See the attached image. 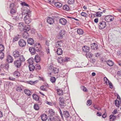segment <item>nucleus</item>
Masks as SVG:
<instances>
[{"mask_svg":"<svg viewBox=\"0 0 121 121\" xmlns=\"http://www.w3.org/2000/svg\"><path fill=\"white\" fill-rule=\"evenodd\" d=\"M19 46L22 47H23L25 46L26 44V41L23 39H21L18 42Z\"/></svg>","mask_w":121,"mask_h":121,"instance_id":"5","label":"nucleus"},{"mask_svg":"<svg viewBox=\"0 0 121 121\" xmlns=\"http://www.w3.org/2000/svg\"><path fill=\"white\" fill-rule=\"evenodd\" d=\"M10 12L12 14L14 15L16 13V11L14 9V8H12L11 9Z\"/></svg>","mask_w":121,"mask_h":121,"instance_id":"42","label":"nucleus"},{"mask_svg":"<svg viewBox=\"0 0 121 121\" xmlns=\"http://www.w3.org/2000/svg\"><path fill=\"white\" fill-rule=\"evenodd\" d=\"M32 97L34 99L37 101H38L39 104L41 105L42 103L39 99V98L38 96L36 94H34L33 95Z\"/></svg>","mask_w":121,"mask_h":121,"instance_id":"7","label":"nucleus"},{"mask_svg":"<svg viewBox=\"0 0 121 121\" xmlns=\"http://www.w3.org/2000/svg\"><path fill=\"white\" fill-rule=\"evenodd\" d=\"M18 58L19 60L22 63L25 60L24 57L23 55H20L19 57Z\"/></svg>","mask_w":121,"mask_h":121,"instance_id":"19","label":"nucleus"},{"mask_svg":"<svg viewBox=\"0 0 121 121\" xmlns=\"http://www.w3.org/2000/svg\"><path fill=\"white\" fill-rule=\"evenodd\" d=\"M63 34H62V31H61V32H60L59 35V36L60 37L61 39L63 38Z\"/></svg>","mask_w":121,"mask_h":121,"instance_id":"63","label":"nucleus"},{"mask_svg":"<svg viewBox=\"0 0 121 121\" xmlns=\"http://www.w3.org/2000/svg\"><path fill=\"white\" fill-rule=\"evenodd\" d=\"M81 15H82V16L85 17H86L87 15V14L86 13L84 12H82L81 13Z\"/></svg>","mask_w":121,"mask_h":121,"instance_id":"59","label":"nucleus"},{"mask_svg":"<svg viewBox=\"0 0 121 121\" xmlns=\"http://www.w3.org/2000/svg\"><path fill=\"white\" fill-rule=\"evenodd\" d=\"M50 80L52 83H54L56 81V79L54 77H52L50 78Z\"/></svg>","mask_w":121,"mask_h":121,"instance_id":"43","label":"nucleus"},{"mask_svg":"<svg viewBox=\"0 0 121 121\" xmlns=\"http://www.w3.org/2000/svg\"><path fill=\"white\" fill-rule=\"evenodd\" d=\"M74 2V0H68V4H73Z\"/></svg>","mask_w":121,"mask_h":121,"instance_id":"44","label":"nucleus"},{"mask_svg":"<svg viewBox=\"0 0 121 121\" xmlns=\"http://www.w3.org/2000/svg\"><path fill=\"white\" fill-rule=\"evenodd\" d=\"M6 60L9 63H12L13 61V58L12 56L9 55L7 56Z\"/></svg>","mask_w":121,"mask_h":121,"instance_id":"12","label":"nucleus"},{"mask_svg":"<svg viewBox=\"0 0 121 121\" xmlns=\"http://www.w3.org/2000/svg\"><path fill=\"white\" fill-rule=\"evenodd\" d=\"M13 56L15 58H17L20 55L19 51L16 50L13 52Z\"/></svg>","mask_w":121,"mask_h":121,"instance_id":"8","label":"nucleus"},{"mask_svg":"<svg viewBox=\"0 0 121 121\" xmlns=\"http://www.w3.org/2000/svg\"><path fill=\"white\" fill-rule=\"evenodd\" d=\"M21 4L22 6H26L28 7L29 5L28 4L24 2H23L21 3Z\"/></svg>","mask_w":121,"mask_h":121,"instance_id":"61","label":"nucleus"},{"mask_svg":"<svg viewBox=\"0 0 121 121\" xmlns=\"http://www.w3.org/2000/svg\"><path fill=\"white\" fill-rule=\"evenodd\" d=\"M23 87L22 86H19L17 87L16 88V90L18 91H22L23 88Z\"/></svg>","mask_w":121,"mask_h":121,"instance_id":"39","label":"nucleus"},{"mask_svg":"<svg viewBox=\"0 0 121 121\" xmlns=\"http://www.w3.org/2000/svg\"><path fill=\"white\" fill-rule=\"evenodd\" d=\"M9 68V65L8 64H4V68L7 71Z\"/></svg>","mask_w":121,"mask_h":121,"instance_id":"46","label":"nucleus"},{"mask_svg":"<svg viewBox=\"0 0 121 121\" xmlns=\"http://www.w3.org/2000/svg\"><path fill=\"white\" fill-rule=\"evenodd\" d=\"M117 54L118 55H121V49L118 50L117 52Z\"/></svg>","mask_w":121,"mask_h":121,"instance_id":"64","label":"nucleus"},{"mask_svg":"<svg viewBox=\"0 0 121 121\" xmlns=\"http://www.w3.org/2000/svg\"><path fill=\"white\" fill-rule=\"evenodd\" d=\"M34 108L35 110H38L39 109V107L38 104H35L34 105Z\"/></svg>","mask_w":121,"mask_h":121,"instance_id":"37","label":"nucleus"},{"mask_svg":"<svg viewBox=\"0 0 121 121\" xmlns=\"http://www.w3.org/2000/svg\"><path fill=\"white\" fill-rule=\"evenodd\" d=\"M22 63L18 60L15 61L14 62V64L15 67L17 68L20 67Z\"/></svg>","mask_w":121,"mask_h":121,"instance_id":"6","label":"nucleus"},{"mask_svg":"<svg viewBox=\"0 0 121 121\" xmlns=\"http://www.w3.org/2000/svg\"><path fill=\"white\" fill-rule=\"evenodd\" d=\"M30 27L29 25L25 26H24L23 28V31L24 32L28 31L30 30Z\"/></svg>","mask_w":121,"mask_h":121,"instance_id":"15","label":"nucleus"},{"mask_svg":"<svg viewBox=\"0 0 121 121\" xmlns=\"http://www.w3.org/2000/svg\"><path fill=\"white\" fill-rule=\"evenodd\" d=\"M28 16L26 15L24 17V19L25 23L27 24H29L31 21V20L30 18L31 15H30V14H28Z\"/></svg>","mask_w":121,"mask_h":121,"instance_id":"2","label":"nucleus"},{"mask_svg":"<svg viewBox=\"0 0 121 121\" xmlns=\"http://www.w3.org/2000/svg\"><path fill=\"white\" fill-rule=\"evenodd\" d=\"M54 4L55 6L57 8H60L62 6V4L59 2H55Z\"/></svg>","mask_w":121,"mask_h":121,"instance_id":"21","label":"nucleus"},{"mask_svg":"<svg viewBox=\"0 0 121 121\" xmlns=\"http://www.w3.org/2000/svg\"><path fill=\"white\" fill-rule=\"evenodd\" d=\"M46 86H41L40 87V89L44 91H46V90L45 89Z\"/></svg>","mask_w":121,"mask_h":121,"instance_id":"54","label":"nucleus"},{"mask_svg":"<svg viewBox=\"0 0 121 121\" xmlns=\"http://www.w3.org/2000/svg\"><path fill=\"white\" fill-rule=\"evenodd\" d=\"M54 112L52 109H49L48 111L49 115H54Z\"/></svg>","mask_w":121,"mask_h":121,"instance_id":"34","label":"nucleus"},{"mask_svg":"<svg viewBox=\"0 0 121 121\" xmlns=\"http://www.w3.org/2000/svg\"><path fill=\"white\" fill-rule=\"evenodd\" d=\"M23 15L26 14V15L28 16V14H30L31 15L30 11L29 10H27V9H25L24 10L22 13Z\"/></svg>","mask_w":121,"mask_h":121,"instance_id":"14","label":"nucleus"},{"mask_svg":"<svg viewBox=\"0 0 121 121\" xmlns=\"http://www.w3.org/2000/svg\"><path fill=\"white\" fill-rule=\"evenodd\" d=\"M106 63L107 65L110 66L113 65L114 63L111 60H108L106 61Z\"/></svg>","mask_w":121,"mask_h":121,"instance_id":"26","label":"nucleus"},{"mask_svg":"<svg viewBox=\"0 0 121 121\" xmlns=\"http://www.w3.org/2000/svg\"><path fill=\"white\" fill-rule=\"evenodd\" d=\"M52 72L53 73H54L55 74L57 73L58 72L59 69L57 68H54L53 69Z\"/></svg>","mask_w":121,"mask_h":121,"instance_id":"36","label":"nucleus"},{"mask_svg":"<svg viewBox=\"0 0 121 121\" xmlns=\"http://www.w3.org/2000/svg\"><path fill=\"white\" fill-rule=\"evenodd\" d=\"M107 80L108 81V85H109L110 88L111 89H112L113 88V86L112 83L111 82L109 81L108 79L106 78V81Z\"/></svg>","mask_w":121,"mask_h":121,"instance_id":"40","label":"nucleus"},{"mask_svg":"<svg viewBox=\"0 0 121 121\" xmlns=\"http://www.w3.org/2000/svg\"><path fill=\"white\" fill-rule=\"evenodd\" d=\"M29 68L30 71H33L35 69V66L32 64L29 65Z\"/></svg>","mask_w":121,"mask_h":121,"instance_id":"22","label":"nucleus"},{"mask_svg":"<svg viewBox=\"0 0 121 121\" xmlns=\"http://www.w3.org/2000/svg\"><path fill=\"white\" fill-rule=\"evenodd\" d=\"M87 104H86V105H87L90 106L91 104L92 101L91 100L89 99L87 100Z\"/></svg>","mask_w":121,"mask_h":121,"instance_id":"49","label":"nucleus"},{"mask_svg":"<svg viewBox=\"0 0 121 121\" xmlns=\"http://www.w3.org/2000/svg\"><path fill=\"white\" fill-rule=\"evenodd\" d=\"M4 53L2 52H0V59H3L4 57Z\"/></svg>","mask_w":121,"mask_h":121,"instance_id":"47","label":"nucleus"},{"mask_svg":"<svg viewBox=\"0 0 121 121\" xmlns=\"http://www.w3.org/2000/svg\"><path fill=\"white\" fill-rule=\"evenodd\" d=\"M99 13L97 12L96 13V16L97 17H100L101 15V13L102 14L103 13L102 12H101L100 13Z\"/></svg>","mask_w":121,"mask_h":121,"instance_id":"58","label":"nucleus"},{"mask_svg":"<svg viewBox=\"0 0 121 121\" xmlns=\"http://www.w3.org/2000/svg\"><path fill=\"white\" fill-rule=\"evenodd\" d=\"M63 9L64 10L68 11L70 9V8L69 6L67 5H64L63 7Z\"/></svg>","mask_w":121,"mask_h":121,"instance_id":"29","label":"nucleus"},{"mask_svg":"<svg viewBox=\"0 0 121 121\" xmlns=\"http://www.w3.org/2000/svg\"><path fill=\"white\" fill-rule=\"evenodd\" d=\"M41 68V67L39 65L37 64L36 65L35 67V69L36 70H40Z\"/></svg>","mask_w":121,"mask_h":121,"instance_id":"52","label":"nucleus"},{"mask_svg":"<svg viewBox=\"0 0 121 121\" xmlns=\"http://www.w3.org/2000/svg\"><path fill=\"white\" fill-rule=\"evenodd\" d=\"M29 50L32 55H34L36 51L34 47H30Z\"/></svg>","mask_w":121,"mask_h":121,"instance_id":"16","label":"nucleus"},{"mask_svg":"<svg viewBox=\"0 0 121 121\" xmlns=\"http://www.w3.org/2000/svg\"><path fill=\"white\" fill-rule=\"evenodd\" d=\"M83 52H88L90 49V48L86 46H84L82 48Z\"/></svg>","mask_w":121,"mask_h":121,"instance_id":"18","label":"nucleus"},{"mask_svg":"<svg viewBox=\"0 0 121 121\" xmlns=\"http://www.w3.org/2000/svg\"><path fill=\"white\" fill-rule=\"evenodd\" d=\"M63 114L64 117L66 118H68L70 116L69 112L67 111H64L63 112Z\"/></svg>","mask_w":121,"mask_h":121,"instance_id":"17","label":"nucleus"},{"mask_svg":"<svg viewBox=\"0 0 121 121\" xmlns=\"http://www.w3.org/2000/svg\"><path fill=\"white\" fill-rule=\"evenodd\" d=\"M114 19L112 15L106 16V22L112 21Z\"/></svg>","mask_w":121,"mask_h":121,"instance_id":"11","label":"nucleus"},{"mask_svg":"<svg viewBox=\"0 0 121 121\" xmlns=\"http://www.w3.org/2000/svg\"><path fill=\"white\" fill-rule=\"evenodd\" d=\"M41 118L42 120L43 121H45L47 119V115L43 114L42 115L41 117Z\"/></svg>","mask_w":121,"mask_h":121,"instance_id":"20","label":"nucleus"},{"mask_svg":"<svg viewBox=\"0 0 121 121\" xmlns=\"http://www.w3.org/2000/svg\"><path fill=\"white\" fill-rule=\"evenodd\" d=\"M24 24L22 22L19 23V24L18 25L19 28L20 30L21 31H23V28L24 26Z\"/></svg>","mask_w":121,"mask_h":121,"instance_id":"24","label":"nucleus"},{"mask_svg":"<svg viewBox=\"0 0 121 121\" xmlns=\"http://www.w3.org/2000/svg\"><path fill=\"white\" fill-rule=\"evenodd\" d=\"M24 92L26 94L29 96L32 94V93L30 90L27 89H25L24 90Z\"/></svg>","mask_w":121,"mask_h":121,"instance_id":"27","label":"nucleus"},{"mask_svg":"<svg viewBox=\"0 0 121 121\" xmlns=\"http://www.w3.org/2000/svg\"><path fill=\"white\" fill-rule=\"evenodd\" d=\"M81 89L83 91L86 92L87 91V89L86 88L85 86H81Z\"/></svg>","mask_w":121,"mask_h":121,"instance_id":"48","label":"nucleus"},{"mask_svg":"<svg viewBox=\"0 0 121 121\" xmlns=\"http://www.w3.org/2000/svg\"><path fill=\"white\" fill-rule=\"evenodd\" d=\"M115 104L117 107L118 108L119 107V101L117 99L115 100Z\"/></svg>","mask_w":121,"mask_h":121,"instance_id":"38","label":"nucleus"},{"mask_svg":"<svg viewBox=\"0 0 121 121\" xmlns=\"http://www.w3.org/2000/svg\"><path fill=\"white\" fill-rule=\"evenodd\" d=\"M55 121H60V117L58 116L55 117Z\"/></svg>","mask_w":121,"mask_h":121,"instance_id":"53","label":"nucleus"},{"mask_svg":"<svg viewBox=\"0 0 121 121\" xmlns=\"http://www.w3.org/2000/svg\"><path fill=\"white\" fill-rule=\"evenodd\" d=\"M38 82L37 81H30L29 82L30 84L31 85L34 84Z\"/></svg>","mask_w":121,"mask_h":121,"instance_id":"51","label":"nucleus"},{"mask_svg":"<svg viewBox=\"0 0 121 121\" xmlns=\"http://www.w3.org/2000/svg\"><path fill=\"white\" fill-rule=\"evenodd\" d=\"M15 6L14 4L13 3H12L10 5V9H11L12 8H14V7Z\"/></svg>","mask_w":121,"mask_h":121,"instance_id":"60","label":"nucleus"},{"mask_svg":"<svg viewBox=\"0 0 121 121\" xmlns=\"http://www.w3.org/2000/svg\"><path fill=\"white\" fill-rule=\"evenodd\" d=\"M99 29H102L104 28L105 27L106 23L105 22L102 21L99 23Z\"/></svg>","mask_w":121,"mask_h":121,"instance_id":"4","label":"nucleus"},{"mask_svg":"<svg viewBox=\"0 0 121 121\" xmlns=\"http://www.w3.org/2000/svg\"><path fill=\"white\" fill-rule=\"evenodd\" d=\"M18 37L17 36H15L13 39V42H15L17 41L18 40Z\"/></svg>","mask_w":121,"mask_h":121,"instance_id":"56","label":"nucleus"},{"mask_svg":"<svg viewBox=\"0 0 121 121\" xmlns=\"http://www.w3.org/2000/svg\"><path fill=\"white\" fill-rule=\"evenodd\" d=\"M28 62L30 64H32L33 63V61L31 59H29L28 60Z\"/></svg>","mask_w":121,"mask_h":121,"instance_id":"55","label":"nucleus"},{"mask_svg":"<svg viewBox=\"0 0 121 121\" xmlns=\"http://www.w3.org/2000/svg\"><path fill=\"white\" fill-rule=\"evenodd\" d=\"M56 52L58 55H60L62 54V50L61 48H59L57 49Z\"/></svg>","mask_w":121,"mask_h":121,"instance_id":"28","label":"nucleus"},{"mask_svg":"<svg viewBox=\"0 0 121 121\" xmlns=\"http://www.w3.org/2000/svg\"><path fill=\"white\" fill-rule=\"evenodd\" d=\"M34 48L36 52H39L41 50V47L39 43H36L34 45Z\"/></svg>","mask_w":121,"mask_h":121,"instance_id":"3","label":"nucleus"},{"mask_svg":"<svg viewBox=\"0 0 121 121\" xmlns=\"http://www.w3.org/2000/svg\"><path fill=\"white\" fill-rule=\"evenodd\" d=\"M57 94L59 95H62L63 94V92L62 90L60 89L57 90Z\"/></svg>","mask_w":121,"mask_h":121,"instance_id":"30","label":"nucleus"},{"mask_svg":"<svg viewBox=\"0 0 121 121\" xmlns=\"http://www.w3.org/2000/svg\"><path fill=\"white\" fill-rule=\"evenodd\" d=\"M86 55L87 57H88L89 58H91L92 57L93 55L91 53H90L88 52L86 53Z\"/></svg>","mask_w":121,"mask_h":121,"instance_id":"33","label":"nucleus"},{"mask_svg":"<svg viewBox=\"0 0 121 121\" xmlns=\"http://www.w3.org/2000/svg\"><path fill=\"white\" fill-rule=\"evenodd\" d=\"M27 42L29 44L32 45L34 43V41L33 39L32 38H29L28 39Z\"/></svg>","mask_w":121,"mask_h":121,"instance_id":"25","label":"nucleus"},{"mask_svg":"<svg viewBox=\"0 0 121 121\" xmlns=\"http://www.w3.org/2000/svg\"><path fill=\"white\" fill-rule=\"evenodd\" d=\"M91 48L95 50H96L98 48L97 44L95 43H93L90 45Z\"/></svg>","mask_w":121,"mask_h":121,"instance_id":"9","label":"nucleus"},{"mask_svg":"<svg viewBox=\"0 0 121 121\" xmlns=\"http://www.w3.org/2000/svg\"><path fill=\"white\" fill-rule=\"evenodd\" d=\"M60 23L63 25H65L67 22L66 19L64 18H61L60 19Z\"/></svg>","mask_w":121,"mask_h":121,"instance_id":"13","label":"nucleus"},{"mask_svg":"<svg viewBox=\"0 0 121 121\" xmlns=\"http://www.w3.org/2000/svg\"><path fill=\"white\" fill-rule=\"evenodd\" d=\"M12 16L13 17V19L17 21L18 20L19 17L17 16H13L12 15Z\"/></svg>","mask_w":121,"mask_h":121,"instance_id":"57","label":"nucleus"},{"mask_svg":"<svg viewBox=\"0 0 121 121\" xmlns=\"http://www.w3.org/2000/svg\"><path fill=\"white\" fill-rule=\"evenodd\" d=\"M47 21L48 23L51 25L54 23V20L53 18L48 17L47 19Z\"/></svg>","mask_w":121,"mask_h":121,"instance_id":"10","label":"nucleus"},{"mask_svg":"<svg viewBox=\"0 0 121 121\" xmlns=\"http://www.w3.org/2000/svg\"><path fill=\"white\" fill-rule=\"evenodd\" d=\"M49 121H55V118L52 115H50L49 116Z\"/></svg>","mask_w":121,"mask_h":121,"instance_id":"35","label":"nucleus"},{"mask_svg":"<svg viewBox=\"0 0 121 121\" xmlns=\"http://www.w3.org/2000/svg\"><path fill=\"white\" fill-rule=\"evenodd\" d=\"M13 75L14 76L17 78L18 77L20 76V74L19 73L18 71H16L14 73Z\"/></svg>","mask_w":121,"mask_h":121,"instance_id":"31","label":"nucleus"},{"mask_svg":"<svg viewBox=\"0 0 121 121\" xmlns=\"http://www.w3.org/2000/svg\"><path fill=\"white\" fill-rule=\"evenodd\" d=\"M94 108L96 109H97L98 110H100L101 109V108L99 106H98V105H94Z\"/></svg>","mask_w":121,"mask_h":121,"instance_id":"50","label":"nucleus"},{"mask_svg":"<svg viewBox=\"0 0 121 121\" xmlns=\"http://www.w3.org/2000/svg\"><path fill=\"white\" fill-rule=\"evenodd\" d=\"M60 59H61V60L63 62L67 61H68V59H69V58L66 57H65L64 59L62 57H61Z\"/></svg>","mask_w":121,"mask_h":121,"instance_id":"41","label":"nucleus"},{"mask_svg":"<svg viewBox=\"0 0 121 121\" xmlns=\"http://www.w3.org/2000/svg\"><path fill=\"white\" fill-rule=\"evenodd\" d=\"M34 59L35 61L37 63L39 62L40 60V56L38 55L35 56Z\"/></svg>","mask_w":121,"mask_h":121,"instance_id":"23","label":"nucleus"},{"mask_svg":"<svg viewBox=\"0 0 121 121\" xmlns=\"http://www.w3.org/2000/svg\"><path fill=\"white\" fill-rule=\"evenodd\" d=\"M77 32L79 35H82L83 33V30L81 29H78L77 30Z\"/></svg>","mask_w":121,"mask_h":121,"instance_id":"32","label":"nucleus"},{"mask_svg":"<svg viewBox=\"0 0 121 121\" xmlns=\"http://www.w3.org/2000/svg\"><path fill=\"white\" fill-rule=\"evenodd\" d=\"M9 79L10 80L14 81H16V79L15 78H13L12 77H10L9 78Z\"/></svg>","mask_w":121,"mask_h":121,"instance_id":"62","label":"nucleus"},{"mask_svg":"<svg viewBox=\"0 0 121 121\" xmlns=\"http://www.w3.org/2000/svg\"><path fill=\"white\" fill-rule=\"evenodd\" d=\"M60 102L59 104L61 108H63L66 106V104L65 103V99L64 98L61 97L59 98Z\"/></svg>","mask_w":121,"mask_h":121,"instance_id":"1","label":"nucleus"},{"mask_svg":"<svg viewBox=\"0 0 121 121\" xmlns=\"http://www.w3.org/2000/svg\"><path fill=\"white\" fill-rule=\"evenodd\" d=\"M4 45L2 44H0V51L2 52L4 50Z\"/></svg>","mask_w":121,"mask_h":121,"instance_id":"45","label":"nucleus"}]
</instances>
